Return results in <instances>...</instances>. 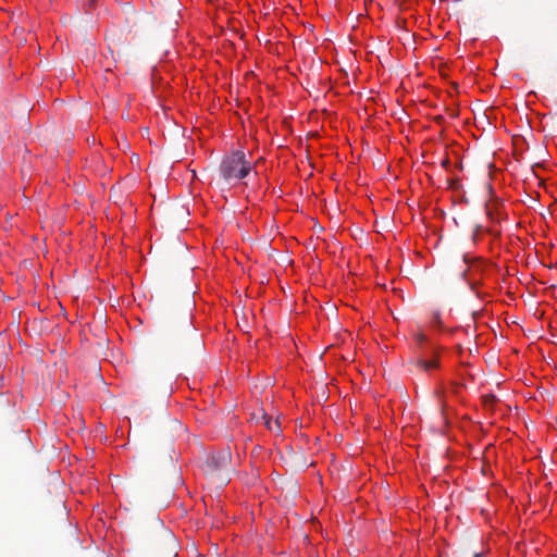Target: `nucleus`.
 Listing matches in <instances>:
<instances>
[{
  "mask_svg": "<svg viewBox=\"0 0 557 557\" xmlns=\"http://www.w3.org/2000/svg\"><path fill=\"white\" fill-rule=\"evenodd\" d=\"M486 215L490 220L498 222L502 220V213L499 211V203L496 200H490L485 203Z\"/></svg>",
  "mask_w": 557,
  "mask_h": 557,
  "instance_id": "5",
  "label": "nucleus"
},
{
  "mask_svg": "<svg viewBox=\"0 0 557 557\" xmlns=\"http://www.w3.org/2000/svg\"><path fill=\"white\" fill-rule=\"evenodd\" d=\"M482 401L485 408L492 409L497 401V398L493 394H486L482 396Z\"/></svg>",
  "mask_w": 557,
  "mask_h": 557,
  "instance_id": "6",
  "label": "nucleus"
},
{
  "mask_svg": "<svg viewBox=\"0 0 557 557\" xmlns=\"http://www.w3.org/2000/svg\"><path fill=\"white\" fill-rule=\"evenodd\" d=\"M441 315H440V312L438 311H435L433 313V324L434 325H441Z\"/></svg>",
  "mask_w": 557,
  "mask_h": 557,
  "instance_id": "8",
  "label": "nucleus"
},
{
  "mask_svg": "<svg viewBox=\"0 0 557 557\" xmlns=\"http://www.w3.org/2000/svg\"><path fill=\"white\" fill-rule=\"evenodd\" d=\"M416 339H417L418 344L420 346H422V344L426 341V337L422 333H419L416 335Z\"/></svg>",
  "mask_w": 557,
  "mask_h": 557,
  "instance_id": "9",
  "label": "nucleus"
},
{
  "mask_svg": "<svg viewBox=\"0 0 557 557\" xmlns=\"http://www.w3.org/2000/svg\"><path fill=\"white\" fill-rule=\"evenodd\" d=\"M265 424H267V428H268L269 430H271V431H274V430L280 431V423H278V421H277V420H276V421H274V422H271V420H270V419H268V420H267V422H265Z\"/></svg>",
  "mask_w": 557,
  "mask_h": 557,
  "instance_id": "7",
  "label": "nucleus"
},
{
  "mask_svg": "<svg viewBox=\"0 0 557 557\" xmlns=\"http://www.w3.org/2000/svg\"><path fill=\"white\" fill-rule=\"evenodd\" d=\"M473 557H483V555H482V554H480V553H476V554H474V556H473Z\"/></svg>",
  "mask_w": 557,
  "mask_h": 557,
  "instance_id": "11",
  "label": "nucleus"
},
{
  "mask_svg": "<svg viewBox=\"0 0 557 557\" xmlns=\"http://www.w3.org/2000/svg\"><path fill=\"white\" fill-rule=\"evenodd\" d=\"M232 454L228 448L213 453L206 462V472L211 476H216L221 483L230 481L228 474L233 471L231 465Z\"/></svg>",
  "mask_w": 557,
  "mask_h": 557,
  "instance_id": "2",
  "label": "nucleus"
},
{
  "mask_svg": "<svg viewBox=\"0 0 557 557\" xmlns=\"http://www.w3.org/2000/svg\"><path fill=\"white\" fill-rule=\"evenodd\" d=\"M181 326H182V330L186 333V334H189L191 335L194 338H195V346H196V349L197 350H200L202 345H201V342L199 339V337L197 336L194 327H193V322H191V312H190V309L188 308L186 310V312L183 314V318H182V322H181Z\"/></svg>",
  "mask_w": 557,
  "mask_h": 557,
  "instance_id": "4",
  "label": "nucleus"
},
{
  "mask_svg": "<svg viewBox=\"0 0 557 557\" xmlns=\"http://www.w3.org/2000/svg\"><path fill=\"white\" fill-rule=\"evenodd\" d=\"M414 364L422 371L430 372L433 369H437L440 367V361L437 358V355L434 350H432V354L430 357L428 355L418 357L414 361Z\"/></svg>",
  "mask_w": 557,
  "mask_h": 557,
  "instance_id": "3",
  "label": "nucleus"
},
{
  "mask_svg": "<svg viewBox=\"0 0 557 557\" xmlns=\"http://www.w3.org/2000/svg\"><path fill=\"white\" fill-rule=\"evenodd\" d=\"M442 165L444 168H448L449 166V160L448 159H444L443 162H442Z\"/></svg>",
  "mask_w": 557,
  "mask_h": 557,
  "instance_id": "10",
  "label": "nucleus"
},
{
  "mask_svg": "<svg viewBox=\"0 0 557 557\" xmlns=\"http://www.w3.org/2000/svg\"><path fill=\"white\" fill-rule=\"evenodd\" d=\"M252 169L253 164L246 159L243 150H233L222 159L219 173L226 183H232L248 176Z\"/></svg>",
  "mask_w": 557,
  "mask_h": 557,
  "instance_id": "1",
  "label": "nucleus"
}]
</instances>
